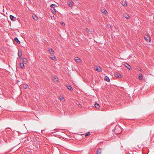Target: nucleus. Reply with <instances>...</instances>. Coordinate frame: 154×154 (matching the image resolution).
I'll list each match as a JSON object with an SVG mask.
<instances>
[{
  "instance_id": "1",
  "label": "nucleus",
  "mask_w": 154,
  "mask_h": 154,
  "mask_svg": "<svg viewBox=\"0 0 154 154\" xmlns=\"http://www.w3.org/2000/svg\"><path fill=\"white\" fill-rule=\"evenodd\" d=\"M13 140L12 136L10 134H8L4 138V140L6 143H8Z\"/></svg>"
},
{
  "instance_id": "2",
  "label": "nucleus",
  "mask_w": 154,
  "mask_h": 154,
  "mask_svg": "<svg viewBox=\"0 0 154 154\" xmlns=\"http://www.w3.org/2000/svg\"><path fill=\"white\" fill-rule=\"evenodd\" d=\"M115 76L116 77L118 78L121 77V75L119 73H116L115 74Z\"/></svg>"
},
{
  "instance_id": "3",
  "label": "nucleus",
  "mask_w": 154,
  "mask_h": 154,
  "mask_svg": "<svg viewBox=\"0 0 154 154\" xmlns=\"http://www.w3.org/2000/svg\"><path fill=\"white\" fill-rule=\"evenodd\" d=\"M74 59L77 63H80L81 61V60L78 57H75Z\"/></svg>"
},
{
  "instance_id": "4",
  "label": "nucleus",
  "mask_w": 154,
  "mask_h": 154,
  "mask_svg": "<svg viewBox=\"0 0 154 154\" xmlns=\"http://www.w3.org/2000/svg\"><path fill=\"white\" fill-rule=\"evenodd\" d=\"M74 4V3L72 1L69 2L68 3V5L70 7H71Z\"/></svg>"
},
{
  "instance_id": "5",
  "label": "nucleus",
  "mask_w": 154,
  "mask_h": 154,
  "mask_svg": "<svg viewBox=\"0 0 154 154\" xmlns=\"http://www.w3.org/2000/svg\"><path fill=\"white\" fill-rule=\"evenodd\" d=\"M50 57L52 60L54 61H56L57 60L56 58L54 55H51V56L50 55Z\"/></svg>"
},
{
  "instance_id": "6",
  "label": "nucleus",
  "mask_w": 154,
  "mask_h": 154,
  "mask_svg": "<svg viewBox=\"0 0 154 154\" xmlns=\"http://www.w3.org/2000/svg\"><path fill=\"white\" fill-rule=\"evenodd\" d=\"M101 149L99 148L97 150V152L96 154H101Z\"/></svg>"
},
{
  "instance_id": "7",
  "label": "nucleus",
  "mask_w": 154,
  "mask_h": 154,
  "mask_svg": "<svg viewBox=\"0 0 154 154\" xmlns=\"http://www.w3.org/2000/svg\"><path fill=\"white\" fill-rule=\"evenodd\" d=\"M101 12L104 14L106 15L107 13V11L105 9H103L101 10Z\"/></svg>"
},
{
  "instance_id": "8",
  "label": "nucleus",
  "mask_w": 154,
  "mask_h": 154,
  "mask_svg": "<svg viewBox=\"0 0 154 154\" xmlns=\"http://www.w3.org/2000/svg\"><path fill=\"white\" fill-rule=\"evenodd\" d=\"M48 51L51 54H54V51L51 48H49Z\"/></svg>"
},
{
  "instance_id": "9",
  "label": "nucleus",
  "mask_w": 154,
  "mask_h": 154,
  "mask_svg": "<svg viewBox=\"0 0 154 154\" xmlns=\"http://www.w3.org/2000/svg\"><path fill=\"white\" fill-rule=\"evenodd\" d=\"M123 17L126 18L127 19H129L130 18V17L129 16L128 14H125L123 15Z\"/></svg>"
},
{
  "instance_id": "10",
  "label": "nucleus",
  "mask_w": 154,
  "mask_h": 154,
  "mask_svg": "<svg viewBox=\"0 0 154 154\" xmlns=\"http://www.w3.org/2000/svg\"><path fill=\"white\" fill-rule=\"evenodd\" d=\"M125 66L129 70L131 69V67L130 65L128 63H126L125 65Z\"/></svg>"
},
{
  "instance_id": "11",
  "label": "nucleus",
  "mask_w": 154,
  "mask_h": 154,
  "mask_svg": "<svg viewBox=\"0 0 154 154\" xmlns=\"http://www.w3.org/2000/svg\"><path fill=\"white\" fill-rule=\"evenodd\" d=\"M144 38H145V39L146 40V41L148 42H149L151 40L150 37H145Z\"/></svg>"
},
{
  "instance_id": "12",
  "label": "nucleus",
  "mask_w": 154,
  "mask_h": 154,
  "mask_svg": "<svg viewBox=\"0 0 154 154\" xmlns=\"http://www.w3.org/2000/svg\"><path fill=\"white\" fill-rule=\"evenodd\" d=\"M14 40L16 42H17L18 43L20 44V41H19V40L17 37H15L14 39Z\"/></svg>"
},
{
  "instance_id": "13",
  "label": "nucleus",
  "mask_w": 154,
  "mask_h": 154,
  "mask_svg": "<svg viewBox=\"0 0 154 154\" xmlns=\"http://www.w3.org/2000/svg\"><path fill=\"white\" fill-rule=\"evenodd\" d=\"M104 80L106 81L109 82L110 81V79L107 76H105L104 78Z\"/></svg>"
},
{
  "instance_id": "14",
  "label": "nucleus",
  "mask_w": 154,
  "mask_h": 154,
  "mask_svg": "<svg viewBox=\"0 0 154 154\" xmlns=\"http://www.w3.org/2000/svg\"><path fill=\"white\" fill-rule=\"evenodd\" d=\"M10 18L11 20H14V21L15 18L12 15H10Z\"/></svg>"
},
{
  "instance_id": "15",
  "label": "nucleus",
  "mask_w": 154,
  "mask_h": 154,
  "mask_svg": "<svg viewBox=\"0 0 154 154\" xmlns=\"http://www.w3.org/2000/svg\"><path fill=\"white\" fill-rule=\"evenodd\" d=\"M22 55V53L21 52H20L19 51H18V56H19V58L20 59H21V58H22V57H21Z\"/></svg>"
},
{
  "instance_id": "16",
  "label": "nucleus",
  "mask_w": 154,
  "mask_h": 154,
  "mask_svg": "<svg viewBox=\"0 0 154 154\" xmlns=\"http://www.w3.org/2000/svg\"><path fill=\"white\" fill-rule=\"evenodd\" d=\"M33 18L34 20H36L38 19L37 16L35 15H34L33 16Z\"/></svg>"
},
{
  "instance_id": "17",
  "label": "nucleus",
  "mask_w": 154,
  "mask_h": 154,
  "mask_svg": "<svg viewBox=\"0 0 154 154\" xmlns=\"http://www.w3.org/2000/svg\"><path fill=\"white\" fill-rule=\"evenodd\" d=\"M95 70L99 72H100L101 70V68L100 66H99L97 68L95 69Z\"/></svg>"
},
{
  "instance_id": "18",
  "label": "nucleus",
  "mask_w": 154,
  "mask_h": 154,
  "mask_svg": "<svg viewBox=\"0 0 154 154\" xmlns=\"http://www.w3.org/2000/svg\"><path fill=\"white\" fill-rule=\"evenodd\" d=\"M20 66L21 68L23 69L24 68L25 66H24V65L23 63H20Z\"/></svg>"
},
{
  "instance_id": "19",
  "label": "nucleus",
  "mask_w": 154,
  "mask_h": 154,
  "mask_svg": "<svg viewBox=\"0 0 154 154\" xmlns=\"http://www.w3.org/2000/svg\"><path fill=\"white\" fill-rule=\"evenodd\" d=\"M94 106H95V107L96 108H97V109H99V108L100 106H99V105L97 103H96L95 104Z\"/></svg>"
},
{
  "instance_id": "20",
  "label": "nucleus",
  "mask_w": 154,
  "mask_h": 154,
  "mask_svg": "<svg viewBox=\"0 0 154 154\" xmlns=\"http://www.w3.org/2000/svg\"><path fill=\"white\" fill-rule=\"evenodd\" d=\"M66 86H67V88L70 91H71L72 90V87L71 86L68 85H67Z\"/></svg>"
},
{
  "instance_id": "21",
  "label": "nucleus",
  "mask_w": 154,
  "mask_h": 154,
  "mask_svg": "<svg viewBox=\"0 0 154 154\" xmlns=\"http://www.w3.org/2000/svg\"><path fill=\"white\" fill-rule=\"evenodd\" d=\"M139 79L140 80H141L143 79V76L141 74L139 75Z\"/></svg>"
},
{
  "instance_id": "22",
  "label": "nucleus",
  "mask_w": 154,
  "mask_h": 154,
  "mask_svg": "<svg viewBox=\"0 0 154 154\" xmlns=\"http://www.w3.org/2000/svg\"><path fill=\"white\" fill-rule=\"evenodd\" d=\"M51 7L52 8H54L55 7H57L56 5L54 4H52L51 5Z\"/></svg>"
},
{
  "instance_id": "23",
  "label": "nucleus",
  "mask_w": 154,
  "mask_h": 154,
  "mask_svg": "<svg viewBox=\"0 0 154 154\" xmlns=\"http://www.w3.org/2000/svg\"><path fill=\"white\" fill-rule=\"evenodd\" d=\"M122 5L123 6H125L127 5L126 2H122Z\"/></svg>"
},
{
  "instance_id": "24",
  "label": "nucleus",
  "mask_w": 154,
  "mask_h": 154,
  "mask_svg": "<svg viewBox=\"0 0 154 154\" xmlns=\"http://www.w3.org/2000/svg\"><path fill=\"white\" fill-rule=\"evenodd\" d=\"M27 59L26 58H23V61L24 63H26V62L27 61Z\"/></svg>"
},
{
  "instance_id": "25",
  "label": "nucleus",
  "mask_w": 154,
  "mask_h": 154,
  "mask_svg": "<svg viewBox=\"0 0 154 154\" xmlns=\"http://www.w3.org/2000/svg\"><path fill=\"white\" fill-rule=\"evenodd\" d=\"M60 100L62 101H63L64 100V98L63 97H60Z\"/></svg>"
},
{
  "instance_id": "26",
  "label": "nucleus",
  "mask_w": 154,
  "mask_h": 154,
  "mask_svg": "<svg viewBox=\"0 0 154 154\" xmlns=\"http://www.w3.org/2000/svg\"><path fill=\"white\" fill-rule=\"evenodd\" d=\"M62 25V26H64L65 25V23L62 22H61L60 23Z\"/></svg>"
},
{
  "instance_id": "27",
  "label": "nucleus",
  "mask_w": 154,
  "mask_h": 154,
  "mask_svg": "<svg viewBox=\"0 0 154 154\" xmlns=\"http://www.w3.org/2000/svg\"><path fill=\"white\" fill-rule=\"evenodd\" d=\"M85 30L88 32H90V31L89 30V29L87 28H85Z\"/></svg>"
},
{
  "instance_id": "28",
  "label": "nucleus",
  "mask_w": 154,
  "mask_h": 154,
  "mask_svg": "<svg viewBox=\"0 0 154 154\" xmlns=\"http://www.w3.org/2000/svg\"><path fill=\"white\" fill-rule=\"evenodd\" d=\"M23 87L25 89H26L28 87V85H25L23 86Z\"/></svg>"
},
{
  "instance_id": "29",
  "label": "nucleus",
  "mask_w": 154,
  "mask_h": 154,
  "mask_svg": "<svg viewBox=\"0 0 154 154\" xmlns=\"http://www.w3.org/2000/svg\"><path fill=\"white\" fill-rule=\"evenodd\" d=\"M90 133L89 132H88L85 135V136H88L89 134H90Z\"/></svg>"
},
{
  "instance_id": "30",
  "label": "nucleus",
  "mask_w": 154,
  "mask_h": 154,
  "mask_svg": "<svg viewBox=\"0 0 154 154\" xmlns=\"http://www.w3.org/2000/svg\"><path fill=\"white\" fill-rule=\"evenodd\" d=\"M55 9H54L53 10H52V13L54 14L56 13V11H55Z\"/></svg>"
},
{
  "instance_id": "31",
  "label": "nucleus",
  "mask_w": 154,
  "mask_h": 154,
  "mask_svg": "<svg viewBox=\"0 0 154 154\" xmlns=\"http://www.w3.org/2000/svg\"><path fill=\"white\" fill-rule=\"evenodd\" d=\"M54 81H57V80L55 78H54Z\"/></svg>"
},
{
  "instance_id": "32",
  "label": "nucleus",
  "mask_w": 154,
  "mask_h": 154,
  "mask_svg": "<svg viewBox=\"0 0 154 154\" xmlns=\"http://www.w3.org/2000/svg\"><path fill=\"white\" fill-rule=\"evenodd\" d=\"M78 106L79 107H81V105L80 103H79Z\"/></svg>"
},
{
  "instance_id": "33",
  "label": "nucleus",
  "mask_w": 154,
  "mask_h": 154,
  "mask_svg": "<svg viewBox=\"0 0 154 154\" xmlns=\"http://www.w3.org/2000/svg\"><path fill=\"white\" fill-rule=\"evenodd\" d=\"M141 69L140 68L139 69V70H141Z\"/></svg>"
},
{
  "instance_id": "34",
  "label": "nucleus",
  "mask_w": 154,
  "mask_h": 154,
  "mask_svg": "<svg viewBox=\"0 0 154 154\" xmlns=\"http://www.w3.org/2000/svg\"><path fill=\"white\" fill-rule=\"evenodd\" d=\"M108 28H109V26H108Z\"/></svg>"
},
{
  "instance_id": "35",
  "label": "nucleus",
  "mask_w": 154,
  "mask_h": 154,
  "mask_svg": "<svg viewBox=\"0 0 154 154\" xmlns=\"http://www.w3.org/2000/svg\"><path fill=\"white\" fill-rule=\"evenodd\" d=\"M108 28H109V26H108Z\"/></svg>"
},
{
  "instance_id": "36",
  "label": "nucleus",
  "mask_w": 154,
  "mask_h": 154,
  "mask_svg": "<svg viewBox=\"0 0 154 154\" xmlns=\"http://www.w3.org/2000/svg\"><path fill=\"white\" fill-rule=\"evenodd\" d=\"M108 28H109V26H108Z\"/></svg>"
}]
</instances>
